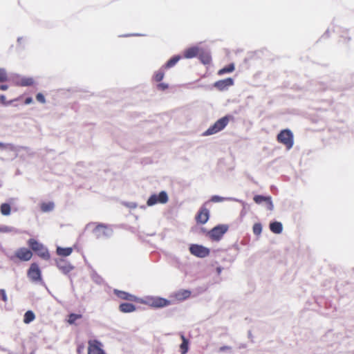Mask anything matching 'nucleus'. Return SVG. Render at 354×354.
<instances>
[{"instance_id":"obj_1","label":"nucleus","mask_w":354,"mask_h":354,"mask_svg":"<svg viewBox=\"0 0 354 354\" xmlns=\"http://www.w3.org/2000/svg\"><path fill=\"white\" fill-rule=\"evenodd\" d=\"M278 142L283 145L287 149H290L294 145V136L290 129L281 130L277 136Z\"/></svg>"},{"instance_id":"obj_2","label":"nucleus","mask_w":354,"mask_h":354,"mask_svg":"<svg viewBox=\"0 0 354 354\" xmlns=\"http://www.w3.org/2000/svg\"><path fill=\"white\" fill-rule=\"evenodd\" d=\"M230 118V116L228 115L220 118L212 126L209 127L203 135L210 136L221 131L227 125Z\"/></svg>"},{"instance_id":"obj_3","label":"nucleus","mask_w":354,"mask_h":354,"mask_svg":"<svg viewBox=\"0 0 354 354\" xmlns=\"http://www.w3.org/2000/svg\"><path fill=\"white\" fill-rule=\"evenodd\" d=\"M229 227L227 225L221 224L213 227L208 231L207 236L212 241H219L223 235L227 232Z\"/></svg>"},{"instance_id":"obj_4","label":"nucleus","mask_w":354,"mask_h":354,"mask_svg":"<svg viewBox=\"0 0 354 354\" xmlns=\"http://www.w3.org/2000/svg\"><path fill=\"white\" fill-rule=\"evenodd\" d=\"M88 354H106L103 344L97 339H89L88 342Z\"/></svg>"},{"instance_id":"obj_5","label":"nucleus","mask_w":354,"mask_h":354,"mask_svg":"<svg viewBox=\"0 0 354 354\" xmlns=\"http://www.w3.org/2000/svg\"><path fill=\"white\" fill-rule=\"evenodd\" d=\"M190 253L197 257L204 258L209 254V250L201 245L192 244L189 246Z\"/></svg>"},{"instance_id":"obj_6","label":"nucleus","mask_w":354,"mask_h":354,"mask_svg":"<svg viewBox=\"0 0 354 354\" xmlns=\"http://www.w3.org/2000/svg\"><path fill=\"white\" fill-rule=\"evenodd\" d=\"M168 201V196L167 194L165 191L160 192L158 195L153 194L151 195L147 201V204L149 206H152L158 203H166Z\"/></svg>"},{"instance_id":"obj_7","label":"nucleus","mask_w":354,"mask_h":354,"mask_svg":"<svg viewBox=\"0 0 354 354\" xmlns=\"http://www.w3.org/2000/svg\"><path fill=\"white\" fill-rule=\"evenodd\" d=\"M209 218V211L203 205L198 210V213L196 215L195 219L197 223L198 224H205L207 222Z\"/></svg>"},{"instance_id":"obj_8","label":"nucleus","mask_w":354,"mask_h":354,"mask_svg":"<svg viewBox=\"0 0 354 354\" xmlns=\"http://www.w3.org/2000/svg\"><path fill=\"white\" fill-rule=\"evenodd\" d=\"M15 256L21 261H29L32 257V252L26 248H20L16 250Z\"/></svg>"},{"instance_id":"obj_9","label":"nucleus","mask_w":354,"mask_h":354,"mask_svg":"<svg viewBox=\"0 0 354 354\" xmlns=\"http://www.w3.org/2000/svg\"><path fill=\"white\" fill-rule=\"evenodd\" d=\"M28 277L34 281L41 279V271L36 263H32L28 271Z\"/></svg>"},{"instance_id":"obj_10","label":"nucleus","mask_w":354,"mask_h":354,"mask_svg":"<svg viewBox=\"0 0 354 354\" xmlns=\"http://www.w3.org/2000/svg\"><path fill=\"white\" fill-rule=\"evenodd\" d=\"M95 225L93 229V233L96 237L100 238L108 235L109 227L103 223H94Z\"/></svg>"},{"instance_id":"obj_11","label":"nucleus","mask_w":354,"mask_h":354,"mask_svg":"<svg viewBox=\"0 0 354 354\" xmlns=\"http://www.w3.org/2000/svg\"><path fill=\"white\" fill-rule=\"evenodd\" d=\"M56 264L59 270H60L64 274L69 273L74 268V267L68 261L63 259H57L56 261Z\"/></svg>"},{"instance_id":"obj_12","label":"nucleus","mask_w":354,"mask_h":354,"mask_svg":"<svg viewBox=\"0 0 354 354\" xmlns=\"http://www.w3.org/2000/svg\"><path fill=\"white\" fill-rule=\"evenodd\" d=\"M234 84V80L231 77L218 80L214 84V86L219 91H224Z\"/></svg>"},{"instance_id":"obj_13","label":"nucleus","mask_w":354,"mask_h":354,"mask_svg":"<svg viewBox=\"0 0 354 354\" xmlns=\"http://www.w3.org/2000/svg\"><path fill=\"white\" fill-rule=\"evenodd\" d=\"M113 293L118 298L123 299V300H127V301H138V297L136 296L131 295L125 291L115 289L113 290Z\"/></svg>"},{"instance_id":"obj_14","label":"nucleus","mask_w":354,"mask_h":354,"mask_svg":"<svg viewBox=\"0 0 354 354\" xmlns=\"http://www.w3.org/2000/svg\"><path fill=\"white\" fill-rule=\"evenodd\" d=\"M254 201L257 204H261L265 202L267 205V208L269 210H272L273 204L270 196H264L261 195H256L254 196Z\"/></svg>"},{"instance_id":"obj_15","label":"nucleus","mask_w":354,"mask_h":354,"mask_svg":"<svg viewBox=\"0 0 354 354\" xmlns=\"http://www.w3.org/2000/svg\"><path fill=\"white\" fill-rule=\"evenodd\" d=\"M169 303V301L160 297L151 298L150 299V305L155 308H162L168 306Z\"/></svg>"},{"instance_id":"obj_16","label":"nucleus","mask_w":354,"mask_h":354,"mask_svg":"<svg viewBox=\"0 0 354 354\" xmlns=\"http://www.w3.org/2000/svg\"><path fill=\"white\" fill-rule=\"evenodd\" d=\"M28 245L31 248L32 251L39 254V253L42 251L43 245L41 243H39L35 239H30L28 241Z\"/></svg>"},{"instance_id":"obj_17","label":"nucleus","mask_w":354,"mask_h":354,"mask_svg":"<svg viewBox=\"0 0 354 354\" xmlns=\"http://www.w3.org/2000/svg\"><path fill=\"white\" fill-rule=\"evenodd\" d=\"M15 84L20 86H31L34 84V80L32 77H21L15 80Z\"/></svg>"},{"instance_id":"obj_18","label":"nucleus","mask_w":354,"mask_h":354,"mask_svg":"<svg viewBox=\"0 0 354 354\" xmlns=\"http://www.w3.org/2000/svg\"><path fill=\"white\" fill-rule=\"evenodd\" d=\"M119 310L123 313L134 312L136 310V306L130 303H122L119 306Z\"/></svg>"},{"instance_id":"obj_19","label":"nucleus","mask_w":354,"mask_h":354,"mask_svg":"<svg viewBox=\"0 0 354 354\" xmlns=\"http://www.w3.org/2000/svg\"><path fill=\"white\" fill-rule=\"evenodd\" d=\"M73 248L71 247L68 248H62L57 247L56 250L57 254L60 257H68L73 252Z\"/></svg>"},{"instance_id":"obj_20","label":"nucleus","mask_w":354,"mask_h":354,"mask_svg":"<svg viewBox=\"0 0 354 354\" xmlns=\"http://www.w3.org/2000/svg\"><path fill=\"white\" fill-rule=\"evenodd\" d=\"M198 53V48L196 47H192V48H187L184 52V57L187 58V59L193 58V57L197 56Z\"/></svg>"},{"instance_id":"obj_21","label":"nucleus","mask_w":354,"mask_h":354,"mask_svg":"<svg viewBox=\"0 0 354 354\" xmlns=\"http://www.w3.org/2000/svg\"><path fill=\"white\" fill-rule=\"evenodd\" d=\"M270 229L274 234H280L283 230V226L280 222L275 221L270 224Z\"/></svg>"},{"instance_id":"obj_22","label":"nucleus","mask_w":354,"mask_h":354,"mask_svg":"<svg viewBox=\"0 0 354 354\" xmlns=\"http://www.w3.org/2000/svg\"><path fill=\"white\" fill-rule=\"evenodd\" d=\"M180 59V55H175L172 57L170 59H169L162 68L165 69L170 68L174 66Z\"/></svg>"},{"instance_id":"obj_23","label":"nucleus","mask_w":354,"mask_h":354,"mask_svg":"<svg viewBox=\"0 0 354 354\" xmlns=\"http://www.w3.org/2000/svg\"><path fill=\"white\" fill-rule=\"evenodd\" d=\"M181 339L182 343L180 346V353L181 354H185L188 351L189 342L183 335H181Z\"/></svg>"},{"instance_id":"obj_24","label":"nucleus","mask_w":354,"mask_h":354,"mask_svg":"<svg viewBox=\"0 0 354 354\" xmlns=\"http://www.w3.org/2000/svg\"><path fill=\"white\" fill-rule=\"evenodd\" d=\"M235 69L234 64L233 63L223 67V68H221L218 71V75H223L225 73H232Z\"/></svg>"},{"instance_id":"obj_25","label":"nucleus","mask_w":354,"mask_h":354,"mask_svg":"<svg viewBox=\"0 0 354 354\" xmlns=\"http://www.w3.org/2000/svg\"><path fill=\"white\" fill-rule=\"evenodd\" d=\"M191 295V292L187 290H179L176 294V297L177 299L183 300L189 298Z\"/></svg>"},{"instance_id":"obj_26","label":"nucleus","mask_w":354,"mask_h":354,"mask_svg":"<svg viewBox=\"0 0 354 354\" xmlns=\"http://www.w3.org/2000/svg\"><path fill=\"white\" fill-rule=\"evenodd\" d=\"M35 314L31 310H28L24 317V322L25 324H29L35 319Z\"/></svg>"},{"instance_id":"obj_27","label":"nucleus","mask_w":354,"mask_h":354,"mask_svg":"<svg viewBox=\"0 0 354 354\" xmlns=\"http://www.w3.org/2000/svg\"><path fill=\"white\" fill-rule=\"evenodd\" d=\"M82 317V315L81 314L71 313L68 316L67 322L69 324H73L77 319H80Z\"/></svg>"},{"instance_id":"obj_28","label":"nucleus","mask_w":354,"mask_h":354,"mask_svg":"<svg viewBox=\"0 0 354 354\" xmlns=\"http://www.w3.org/2000/svg\"><path fill=\"white\" fill-rule=\"evenodd\" d=\"M1 213L4 216H8L10 214L11 208L8 203H3L0 207Z\"/></svg>"},{"instance_id":"obj_29","label":"nucleus","mask_w":354,"mask_h":354,"mask_svg":"<svg viewBox=\"0 0 354 354\" xmlns=\"http://www.w3.org/2000/svg\"><path fill=\"white\" fill-rule=\"evenodd\" d=\"M199 59L204 64H209L212 62V57L209 53H202L199 55Z\"/></svg>"},{"instance_id":"obj_30","label":"nucleus","mask_w":354,"mask_h":354,"mask_svg":"<svg viewBox=\"0 0 354 354\" xmlns=\"http://www.w3.org/2000/svg\"><path fill=\"white\" fill-rule=\"evenodd\" d=\"M164 76H165V72H164L163 69L161 68L154 73L153 80L157 82H160V81L162 80V79L164 78Z\"/></svg>"},{"instance_id":"obj_31","label":"nucleus","mask_w":354,"mask_h":354,"mask_svg":"<svg viewBox=\"0 0 354 354\" xmlns=\"http://www.w3.org/2000/svg\"><path fill=\"white\" fill-rule=\"evenodd\" d=\"M253 233L256 235H259L262 232V225L259 223H257L253 225L252 227Z\"/></svg>"},{"instance_id":"obj_32","label":"nucleus","mask_w":354,"mask_h":354,"mask_svg":"<svg viewBox=\"0 0 354 354\" xmlns=\"http://www.w3.org/2000/svg\"><path fill=\"white\" fill-rule=\"evenodd\" d=\"M8 80V74L5 69L0 68V83Z\"/></svg>"},{"instance_id":"obj_33","label":"nucleus","mask_w":354,"mask_h":354,"mask_svg":"<svg viewBox=\"0 0 354 354\" xmlns=\"http://www.w3.org/2000/svg\"><path fill=\"white\" fill-rule=\"evenodd\" d=\"M225 200V198L223 197H221V196H213L211 199H210V201L213 202V203H219V202H222Z\"/></svg>"},{"instance_id":"obj_34","label":"nucleus","mask_w":354,"mask_h":354,"mask_svg":"<svg viewBox=\"0 0 354 354\" xmlns=\"http://www.w3.org/2000/svg\"><path fill=\"white\" fill-rule=\"evenodd\" d=\"M12 149V145H10V144H5V143H3V142H0V149L5 150V149Z\"/></svg>"},{"instance_id":"obj_35","label":"nucleus","mask_w":354,"mask_h":354,"mask_svg":"<svg viewBox=\"0 0 354 354\" xmlns=\"http://www.w3.org/2000/svg\"><path fill=\"white\" fill-rule=\"evenodd\" d=\"M168 84H165V83H159L158 85H157V88L158 90H160V91H165L166 89L168 88Z\"/></svg>"},{"instance_id":"obj_36","label":"nucleus","mask_w":354,"mask_h":354,"mask_svg":"<svg viewBox=\"0 0 354 354\" xmlns=\"http://www.w3.org/2000/svg\"><path fill=\"white\" fill-rule=\"evenodd\" d=\"M84 349V345L83 344H80L77 346V352L78 354H81Z\"/></svg>"},{"instance_id":"obj_37","label":"nucleus","mask_w":354,"mask_h":354,"mask_svg":"<svg viewBox=\"0 0 354 354\" xmlns=\"http://www.w3.org/2000/svg\"><path fill=\"white\" fill-rule=\"evenodd\" d=\"M36 98L40 102H44V95L42 93H38L36 96Z\"/></svg>"},{"instance_id":"obj_38","label":"nucleus","mask_w":354,"mask_h":354,"mask_svg":"<svg viewBox=\"0 0 354 354\" xmlns=\"http://www.w3.org/2000/svg\"><path fill=\"white\" fill-rule=\"evenodd\" d=\"M53 207L54 205L52 203H48L46 204V212L52 210Z\"/></svg>"},{"instance_id":"obj_39","label":"nucleus","mask_w":354,"mask_h":354,"mask_svg":"<svg viewBox=\"0 0 354 354\" xmlns=\"http://www.w3.org/2000/svg\"><path fill=\"white\" fill-rule=\"evenodd\" d=\"M0 293H1V296L2 300H3L4 301H6L7 297H6V294L5 290H0Z\"/></svg>"},{"instance_id":"obj_40","label":"nucleus","mask_w":354,"mask_h":354,"mask_svg":"<svg viewBox=\"0 0 354 354\" xmlns=\"http://www.w3.org/2000/svg\"><path fill=\"white\" fill-rule=\"evenodd\" d=\"M230 350H231V347L228 346H223L220 347V348H219V351H221V352H223L225 351H230Z\"/></svg>"},{"instance_id":"obj_41","label":"nucleus","mask_w":354,"mask_h":354,"mask_svg":"<svg viewBox=\"0 0 354 354\" xmlns=\"http://www.w3.org/2000/svg\"><path fill=\"white\" fill-rule=\"evenodd\" d=\"M0 101L4 104H7L6 102V96L4 95H0Z\"/></svg>"},{"instance_id":"obj_42","label":"nucleus","mask_w":354,"mask_h":354,"mask_svg":"<svg viewBox=\"0 0 354 354\" xmlns=\"http://www.w3.org/2000/svg\"><path fill=\"white\" fill-rule=\"evenodd\" d=\"M32 102V97H27V98L25 100L24 103H25L26 104H30Z\"/></svg>"},{"instance_id":"obj_43","label":"nucleus","mask_w":354,"mask_h":354,"mask_svg":"<svg viewBox=\"0 0 354 354\" xmlns=\"http://www.w3.org/2000/svg\"><path fill=\"white\" fill-rule=\"evenodd\" d=\"M8 85H6V84L0 85V89L2 91H6L8 89Z\"/></svg>"},{"instance_id":"obj_44","label":"nucleus","mask_w":354,"mask_h":354,"mask_svg":"<svg viewBox=\"0 0 354 354\" xmlns=\"http://www.w3.org/2000/svg\"><path fill=\"white\" fill-rule=\"evenodd\" d=\"M41 209L44 210V203L41 204Z\"/></svg>"}]
</instances>
